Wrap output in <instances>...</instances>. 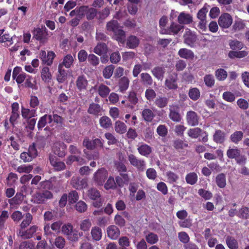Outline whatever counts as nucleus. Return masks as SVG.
Masks as SVG:
<instances>
[{
	"label": "nucleus",
	"mask_w": 249,
	"mask_h": 249,
	"mask_svg": "<svg viewBox=\"0 0 249 249\" xmlns=\"http://www.w3.org/2000/svg\"><path fill=\"white\" fill-rule=\"evenodd\" d=\"M106 29L108 32L113 33L115 39L118 42L124 43L126 39L125 32L120 28L118 22L116 20H111L107 22Z\"/></svg>",
	"instance_id": "obj_1"
},
{
	"label": "nucleus",
	"mask_w": 249,
	"mask_h": 249,
	"mask_svg": "<svg viewBox=\"0 0 249 249\" xmlns=\"http://www.w3.org/2000/svg\"><path fill=\"white\" fill-rule=\"evenodd\" d=\"M227 156L230 159H234L236 162L240 165H244L247 162V158L245 155L241 154V150L237 147H230L227 151Z\"/></svg>",
	"instance_id": "obj_2"
},
{
	"label": "nucleus",
	"mask_w": 249,
	"mask_h": 249,
	"mask_svg": "<svg viewBox=\"0 0 249 249\" xmlns=\"http://www.w3.org/2000/svg\"><path fill=\"white\" fill-rule=\"evenodd\" d=\"M128 160L130 164L135 167L139 172H143L146 169V162L142 159H139L132 154L128 155Z\"/></svg>",
	"instance_id": "obj_3"
},
{
	"label": "nucleus",
	"mask_w": 249,
	"mask_h": 249,
	"mask_svg": "<svg viewBox=\"0 0 249 249\" xmlns=\"http://www.w3.org/2000/svg\"><path fill=\"white\" fill-rule=\"evenodd\" d=\"M53 194L49 191L44 190L37 192L33 196L35 203L40 204L44 203L47 199L52 198Z\"/></svg>",
	"instance_id": "obj_4"
},
{
	"label": "nucleus",
	"mask_w": 249,
	"mask_h": 249,
	"mask_svg": "<svg viewBox=\"0 0 249 249\" xmlns=\"http://www.w3.org/2000/svg\"><path fill=\"white\" fill-rule=\"evenodd\" d=\"M19 104L14 102L11 105V112L9 117V121L11 126L14 128L18 123V120L20 117L19 111Z\"/></svg>",
	"instance_id": "obj_5"
},
{
	"label": "nucleus",
	"mask_w": 249,
	"mask_h": 249,
	"mask_svg": "<svg viewBox=\"0 0 249 249\" xmlns=\"http://www.w3.org/2000/svg\"><path fill=\"white\" fill-rule=\"evenodd\" d=\"M33 38L39 41L40 43H44L47 40L48 31L45 27L43 28H35L33 31Z\"/></svg>",
	"instance_id": "obj_6"
},
{
	"label": "nucleus",
	"mask_w": 249,
	"mask_h": 249,
	"mask_svg": "<svg viewBox=\"0 0 249 249\" xmlns=\"http://www.w3.org/2000/svg\"><path fill=\"white\" fill-rule=\"evenodd\" d=\"M107 177V172L104 168L99 169L94 174L93 180L97 185L102 186Z\"/></svg>",
	"instance_id": "obj_7"
},
{
	"label": "nucleus",
	"mask_w": 249,
	"mask_h": 249,
	"mask_svg": "<svg viewBox=\"0 0 249 249\" xmlns=\"http://www.w3.org/2000/svg\"><path fill=\"white\" fill-rule=\"evenodd\" d=\"M178 75L177 73L171 72L169 73L165 81L166 88L168 89H177L178 88Z\"/></svg>",
	"instance_id": "obj_8"
},
{
	"label": "nucleus",
	"mask_w": 249,
	"mask_h": 249,
	"mask_svg": "<svg viewBox=\"0 0 249 249\" xmlns=\"http://www.w3.org/2000/svg\"><path fill=\"white\" fill-rule=\"evenodd\" d=\"M67 145L63 142H56L52 147L53 153L60 158L64 157L67 154Z\"/></svg>",
	"instance_id": "obj_9"
},
{
	"label": "nucleus",
	"mask_w": 249,
	"mask_h": 249,
	"mask_svg": "<svg viewBox=\"0 0 249 249\" xmlns=\"http://www.w3.org/2000/svg\"><path fill=\"white\" fill-rule=\"evenodd\" d=\"M38 229V227L36 225L31 226L29 229L22 230H17V235L23 239H28L31 238L34 234L36 232Z\"/></svg>",
	"instance_id": "obj_10"
},
{
	"label": "nucleus",
	"mask_w": 249,
	"mask_h": 249,
	"mask_svg": "<svg viewBox=\"0 0 249 249\" xmlns=\"http://www.w3.org/2000/svg\"><path fill=\"white\" fill-rule=\"evenodd\" d=\"M218 23L220 27L228 28L232 23V18L228 13H223L219 17Z\"/></svg>",
	"instance_id": "obj_11"
},
{
	"label": "nucleus",
	"mask_w": 249,
	"mask_h": 249,
	"mask_svg": "<svg viewBox=\"0 0 249 249\" xmlns=\"http://www.w3.org/2000/svg\"><path fill=\"white\" fill-rule=\"evenodd\" d=\"M186 119L188 125L195 126L198 124L200 118L195 111L190 110L187 112Z\"/></svg>",
	"instance_id": "obj_12"
},
{
	"label": "nucleus",
	"mask_w": 249,
	"mask_h": 249,
	"mask_svg": "<svg viewBox=\"0 0 249 249\" xmlns=\"http://www.w3.org/2000/svg\"><path fill=\"white\" fill-rule=\"evenodd\" d=\"M50 163L55 170L60 171L65 169L66 165L64 162L59 161L58 159L53 155L49 156Z\"/></svg>",
	"instance_id": "obj_13"
},
{
	"label": "nucleus",
	"mask_w": 249,
	"mask_h": 249,
	"mask_svg": "<svg viewBox=\"0 0 249 249\" xmlns=\"http://www.w3.org/2000/svg\"><path fill=\"white\" fill-rule=\"evenodd\" d=\"M169 117L171 120L175 122H179L181 117L179 113V107L177 105L170 106Z\"/></svg>",
	"instance_id": "obj_14"
},
{
	"label": "nucleus",
	"mask_w": 249,
	"mask_h": 249,
	"mask_svg": "<svg viewBox=\"0 0 249 249\" xmlns=\"http://www.w3.org/2000/svg\"><path fill=\"white\" fill-rule=\"evenodd\" d=\"M71 184L73 187L78 190L85 188L88 185L86 179L74 177L71 180Z\"/></svg>",
	"instance_id": "obj_15"
},
{
	"label": "nucleus",
	"mask_w": 249,
	"mask_h": 249,
	"mask_svg": "<svg viewBox=\"0 0 249 249\" xmlns=\"http://www.w3.org/2000/svg\"><path fill=\"white\" fill-rule=\"evenodd\" d=\"M21 113L23 119H31L37 116L36 108L30 109L22 106Z\"/></svg>",
	"instance_id": "obj_16"
},
{
	"label": "nucleus",
	"mask_w": 249,
	"mask_h": 249,
	"mask_svg": "<svg viewBox=\"0 0 249 249\" xmlns=\"http://www.w3.org/2000/svg\"><path fill=\"white\" fill-rule=\"evenodd\" d=\"M75 84L77 89L81 91L87 89L88 81L85 75H81L77 77Z\"/></svg>",
	"instance_id": "obj_17"
},
{
	"label": "nucleus",
	"mask_w": 249,
	"mask_h": 249,
	"mask_svg": "<svg viewBox=\"0 0 249 249\" xmlns=\"http://www.w3.org/2000/svg\"><path fill=\"white\" fill-rule=\"evenodd\" d=\"M103 109L102 107L99 104L92 103L90 104L88 109V112L95 116H101Z\"/></svg>",
	"instance_id": "obj_18"
},
{
	"label": "nucleus",
	"mask_w": 249,
	"mask_h": 249,
	"mask_svg": "<svg viewBox=\"0 0 249 249\" xmlns=\"http://www.w3.org/2000/svg\"><path fill=\"white\" fill-rule=\"evenodd\" d=\"M184 42L187 45L192 47L196 41V36L190 30L186 31L183 36Z\"/></svg>",
	"instance_id": "obj_19"
},
{
	"label": "nucleus",
	"mask_w": 249,
	"mask_h": 249,
	"mask_svg": "<svg viewBox=\"0 0 249 249\" xmlns=\"http://www.w3.org/2000/svg\"><path fill=\"white\" fill-rule=\"evenodd\" d=\"M81 154L75 155H70L68 157L66 163L68 165H71L74 162H76L78 165H82L86 163V160L83 158Z\"/></svg>",
	"instance_id": "obj_20"
},
{
	"label": "nucleus",
	"mask_w": 249,
	"mask_h": 249,
	"mask_svg": "<svg viewBox=\"0 0 249 249\" xmlns=\"http://www.w3.org/2000/svg\"><path fill=\"white\" fill-rule=\"evenodd\" d=\"M53 122V118L51 115L45 114L41 116L37 124L38 130L39 131L42 130V128L45 127L47 123L51 124Z\"/></svg>",
	"instance_id": "obj_21"
},
{
	"label": "nucleus",
	"mask_w": 249,
	"mask_h": 249,
	"mask_svg": "<svg viewBox=\"0 0 249 249\" xmlns=\"http://www.w3.org/2000/svg\"><path fill=\"white\" fill-rule=\"evenodd\" d=\"M193 17L188 13L182 12L178 17V21L180 24H189L193 22Z\"/></svg>",
	"instance_id": "obj_22"
},
{
	"label": "nucleus",
	"mask_w": 249,
	"mask_h": 249,
	"mask_svg": "<svg viewBox=\"0 0 249 249\" xmlns=\"http://www.w3.org/2000/svg\"><path fill=\"white\" fill-rule=\"evenodd\" d=\"M107 236L112 240H116L120 234L119 228L115 225H110L107 228Z\"/></svg>",
	"instance_id": "obj_23"
},
{
	"label": "nucleus",
	"mask_w": 249,
	"mask_h": 249,
	"mask_svg": "<svg viewBox=\"0 0 249 249\" xmlns=\"http://www.w3.org/2000/svg\"><path fill=\"white\" fill-rule=\"evenodd\" d=\"M151 73L158 80H161L165 73V69L163 67L156 66L151 71Z\"/></svg>",
	"instance_id": "obj_24"
},
{
	"label": "nucleus",
	"mask_w": 249,
	"mask_h": 249,
	"mask_svg": "<svg viewBox=\"0 0 249 249\" xmlns=\"http://www.w3.org/2000/svg\"><path fill=\"white\" fill-rule=\"evenodd\" d=\"M140 44V40L135 36L131 35L127 37L126 46L130 49H134L137 48Z\"/></svg>",
	"instance_id": "obj_25"
},
{
	"label": "nucleus",
	"mask_w": 249,
	"mask_h": 249,
	"mask_svg": "<svg viewBox=\"0 0 249 249\" xmlns=\"http://www.w3.org/2000/svg\"><path fill=\"white\" fill-rule=\"evenodd\" d=\"M137 150L142 156L148 157L152 153V147L147 144L142 143L138 146Z\"/></svg>",
	"instance_id": "obj_26"
},
{
	"label": "nucleus",
	"mask_w": 249,
	"mask_h": 249,
	"mask_svg": "<svg viewBox=\"0 0 249 249\" xmlns=\"http://www.w3.org/2000/svg\"><path fill=\"white\" fill-rule=\"evenodd\" d=\"M213 140L217 143H223L225 141V133L220 129L216 130L213 135Z\"/></svg>",
	"instance_id": "obj_27"
},
{
	"label": "nucleus",
	"mask_w": 249,
	"mask_h": 249,
	"mask_svg": "<svg viewBox=\"0 0 249 249\" xmlns=\"http://www.w3.org/2000/svg\"><path fill=\"white\" fill-rule=\"evenodd\" d=\"M110 92V89L107 86L101 84L97 88V92L99 96L103 98H106Z\"/></svg>",
	"instance_id": "obj_28"
},
{
	"label": "nucleus",
	"mask_w": 249,
	"mask_h": 249,
	"mask_svg": "<svg viewBox=\"0 0 249 249\" xmlns=\"http://www.w3.org/2000/svg\"><path fill=\"white\" fill-rule=\"evenodd\" d=\"M58 73L57 75V80L59 83H63L67 78L68 73L63 69L62 64H59L58 67Z\"/></svg>",
	"instance_id": "obj_29"
},
{
	"label": "nucleus",
	"mask_w": 249,
	"mask_h": 249,
	"mask_svg": "<svg viewBox=\"0 0 249 249\" xmlns=\"http://www.w3.org/2000/svg\"><path fill=\"white\" fill-rule=\"evenodd\" d=\"M178 55L186 59H192L194 57V53L186 48H181L178 52Z\"/></svg>",
	"instance_id": "obj_30"
},
{
	"label": "nucleus",
	"mask_w": 249,
	"mask_h": 249,
	"mask_svg": "<svg viewBox=\"0 0 249 249\" xmlns=\"http://www.w3.org/2000/svg\"><path fill=\"white\" fill-rule=\"evenodd\" d=\"M142 116L144 121L151 122L155 116L153 111L149 108H144L142 112Z\"/></svg>",
	"instance_id": "obj_31"
},
{
	"label": "nucleus",
	"mask_w": 249,
	"mask_h": 249,
	"mask_svg": "<svg viewBox=\"0 0 249 249\" xmlns=\"http://www.w3.org/2000/svg\"><path fill=\"white\" fill-rule=\"evenodd\" d=\"M107 45L104 43H98L93 49V52L98 55L107 53Z\"/></svg>",
	"instance_id": "obj_32"
},
{
	"label": "nucleus",
	"mask_w": 249,
	"mask_h": 249,
	"mask_svg": "<svg viewBox=\"0 0 249 249\" xmlns=\"http://www.w3.org/2000/svg\"><path fill=\"white\" fill-rule=\"evenodd\" d=\"M129 85V80L126 76L121 78L119 81V91L122 93H124L128 88Z\"/></svg>",
	"instance_id": "obj_33"
},
{
	"label": "nucleus",
	"mask_w": 249,
	"mask_h": 249,
	"mask_svg": "<svg viewBox=\"0 0 249 249\" xmlns=\"http://www.w3.org/2000/svg\"><path fill=\"white\" fill-rule=\"evenodd\" d=\"M23 85L25 88L32 89L33 90H37L38 89L36 81L33 79L32 76L28 75Z\"/></svg>",
	"instance_id": "obj_34"
},
{
	"label": "nucleus",
	"mask_w": 249,
	"mask_h": 249,
	"mask_svg": "<svg viewBox=\"0 0 249 249\" xmlns=\"http://www.w3.org/2000/svg\"><path fill=\"white\" fill-rule=\"evenodd\" d=\"M140 77L142 85L146 86H151L153 84V78L149 73L146 72L142 73Z\"/></svg>",
	"instance_id": "obj_35"
},
{
	"label": "nucleus",
	"mask_w": 249,
	"mask_h": 249,
	"mask_svg": "<svg viewBox=\"0 0 249 249\" xmlns=\"http://www.w3.org/2000/svg\"><path fill=\"white\" fill-rule=\"evenodd\" d=\"M246 24L244 21L241 19L235 20L232 26V32L241 31L245 29Z\"/></svg>",
	"instance_id": "obj_36"
},
{
	"label": "nucleus",
	"mask_w": 249,
	"mask_h": 249,
	"mask_svg": "<svg viewBox=\"0 0 249 249\" xmlns=\"http://www.w3.org/2000/svg\"><path fill=\"white\" fill-rule=\"evenodd\" d=\"M215 182L220 188H224L226 185V175L224 173L218 174L215 178Z\"/></svg>",
	"instance_id": "obj_37"
},
{
	"label": "nucleus",
	"mask_w": 249,
	"mask_h": 249,
	"mask_svg": "<svg viewBox=\"0 0 249 249\" xmlns=\"http://www.w3.org/2000/svg\"><path fill=\"white\" fill-rule=\"evenodd\" d=\"M33 220L32 215L27 213H25V219L21 222L20 224V228L18 230H22L25 229L31 223Z\"/></svg>",
	"instance_id": "obj_38"
},
{
	"label": "nucleus",
	"mask_w": 249,
	"mask_h": 249,
	"mask_svg": "<svg viewBox=\"0 0 249 249\" xmlns=\"http://www.w3.org/2000/svg\"><path fill=\"white\" fill-rule=\"evenodd\" d=\"M24 195L21 192H18L16 196L8 200V202L11 205L20 204L23 201Z\"/></svg>",
	"instance_id": "obj_39"
},
{
	"label": "nucleus",
	"mask_w": 249,
	"mask_h": 249,
	"mask_svg": "<svg viewBox=\"0 0 249 249\" xmlns=\"http://www.w3.org/2000/svg\"><path fill=\"white\" fill-rule=\"evenodd\" d=\"M226 243L230 249H237L239 248L238 241L232 236H227Z\"/></svg>",
	"instance_id": "obj_40"
},
{
	"label": "nucleus",
	"mask_w": 249,
	"mask_h": 249,
	"mask_svg": "<svg viewBox=\"0 0 249 249\" xmlns=\"http://www.w3.org/2000/svg\"><path fill=\"white\" fill-rule=\"evenodd\" d=\"M91 234L93 240L95 241H99L102 236V231L100 228L98 227H93L91 230Z\"/></svg>",
	"instance_id": "obj_41"
},
{
	"label": "nucleus",
	"mask_w": 249,
	"mask_h": 249,
	"mask_svg": "<svg viewBox=\"0 0 249 249\" xmlns=\"http://www.w3.org/2000/svg\"><path fill=\"white\" fill-rule=\"evenodd\" d=\"M83 235V232H79L76 229H73L72 231L67 237V239L72 242H76L79 238Z\"/></svg>",
	"instance_id": "obj_42"
},
{
	"label": "nucleus",
	"mask_w": 249,
	"mask_h": 249,
	"mask_svg": "<svg viewBox=\"0 0 249 249\" xmlns=\"http://www.w3.org/2000/svg\"><path fill=\"white\" fill-rule=\"evenodd\" d=\"M210 6L207 4H205L203 7L200 9L197 14V18L200 20H206V15Z\"/></svg>",
	"instance_id": "obj_43"
},
{
	"label": "nucleus",
	"mask_w": 249,
	"mask_h": 249,
	"mask_svg": "<svg viewBox=\"0 0 249 249\" xmlns=\"http://www.w3.org/2000/svg\"><path fill=\"white\" fill-rule=\"evenodd\" d=\"M244 136V133L241 131H236L230 136L231 141L235 143L238 144L240 142Z\"/></svg>",
	"instance_id": "obj_44"
},
{
	"label": "nucleus",
	"mask_w": 249,
	"mask_h": 249,
	"mask_svg": "<svg viewBox=\"0 0 249 249\" xmlns=\"http://www.w3.org/2000/svg\"><path fill=\"white\" fill-rule=\"evenodd\" d=\"M114 128L116 132L121 134L124 133L127 129V126L125 124L120 121L116 122Z\"/></svg>",
	"instance_id": "obj_45"
},
{
	"label": "nucleus",
	"mask_w": 249,
	"mask_h": 249,
	"mask_svg": "<svg viewBox=\"0 0 249 249\" xmlns=\"http://www.w3.org/2000/svg\"><path fill=\"white\" fill-rule=\"evenodd\" d=\"M185 180L188 184L193 185L197 182L198 177L196 173L191 172L186 175Z\"/></svg>",
	"instance_id": "obj_46"
},
{
	"label": "nucleus",
	"mask_w": 249,
	"mask_h": 249,
	"mask_svg": "<svg viewBox=\"0 0 249 249\" xmlns=\"http://www.w3.org/2000/svg\"><path fill=\"white\" fill-rule=\"evenodd\" d=\"M188 95L192 100L196 101L200 96V92L197 88H191L189 90Z\"/></svg>",
	"instance_id": "obj_47"
},
{
	"label": "nucleus",
	"mask_w": 249,
	"mask_h": 249,
	"mask_svg": "<svg viewBox=\"0 0 249 249\" xmlns=\"http://www.w3.org/2000/svg\"><path fill=\"white\" fill-rule=\"evenodd\" d=\"M99 124L102 127L105 129L108 128L112 125L111 119L106 116H102L100 118Z\"/></svg>",
	"instance_id": "obj_48"
},
{
	"label": "nucleus",
	"mask_w": 249,
	"mask_h": 249,
	"mask_svg": "<svg viewBox=\"0 0 249 249\" xmlns=\"http://www.w3.org/2000/svg\"><path fill=\"white\" fill-rule=\"evenodd\" d=\"M8 218L9 213L8 211L6 210L2 211L0 215V231L5 229V223Z\"/></svg>",
	"instance_id": "obj_49"
},
{
	"label": "nucleus",
	"mask_w": 249,
	"mask_h": 249,
	"mask_svg": "<svg viewBox=\"0 0 249 249\" xmlns=\"http://www.w3.org/2000/svg\"><path fill=\"white\" fill-rule=\"evenodd\" d=\"M168 103V99L165 97L159 96L155 101V105L159 108H163L165 107Z\"/></svg>",
	"instance_id": "obj_50"
},
{
	"label": "nucleus",
	"mask_w": 249,
	"mask_h": 249,
	"mask_svg": "<svg viewBox=\"0 0 249 249\" xmlns=\"http://www.w3.org/2000/svg\"><path fill=\"white\" fill-rule=\"evenodd\" d=\"M183 26L176 23L172 22L170 27L168 28L170 32L169 35H177L183 28Z\"/></svg>",
	"instance_id": "obj_51"
},
{
	"label": "nucleus",
	"mask_w": 249,
	"mask_h": 249,
	"mask_svg": "<svg viewBox=\"0 0 249 249\" xmlns=\"http://www.w3.org/2000/svg\"><path fill=\"white\" fill-rule=\"evenodd\" d=\"M202 131V130L199 127L190 128L188 131V135L193 139H196L200 135Z\"/></svg>",
	"instance_id": "obj_52"
},
{
	"label": "nucleus",
	"mask_w": 249,
	"mask_h": 249,
	"mask_svg": "<svg viewBox=\"0 0 249 249\" xmlns=\"http://www.w3.org/2000/svg\"><path fill=\"white\" fill-rule=\"evenodd\" d=\"M114 68L115 67L113 65L106 67L103 71L104 77L106 79H109L112 75Z\"/></svg>",
	"instance_id": "obj_53"
},
{
	"label": "nucleus",
	"mask_w": 249,
	"mask_h": 249,
	"mask_svg": "<svg viewBox=\"0 0 249 249\" xmlns=\"http://www.w3.org/2000/svg\"><path fill=\"white\" fill-rule=\"evenodd\" d=\"M229 46L232 50H240L243 48V43L237 40H231L229 41Z\"/></svg>",
	"instance_id": "obj_54"
},
{
	"label": "nucleus",
	"mask_w": 249,
	"mask_h": 249,
	"mask_svg": "<svg viewBox=\"0 0 249 249\" xmlns=\"http://www.w3.org/2000/svg\"><path fill=\"white\" fill-rule=\"evenodd\" d=\"M88 196L90 199L96 200L100 198L101 195L96 189L91 188L88 191Z\"/></svg>",
	"instance_id": "obj_55"
},
{
	"label": "nucleus",
	"mask_w": 249,
	"mask_h": 249,
	"mask_svg": "<svg viewBox=\"0 0 249 249\" xmlns=\"http://www.w3.org/2000/svg\"><path fill=\"white\" fill-rule=\"evenodd\" d=\"M98 11L96 9L88 6L86 15V18L88 20L93 19L97 15Z\"/></svg>",
	"instance_id": "obj_56"
},
{
	"label": "nucleus",
	"mask_w": 249,
	"mask_h": 249,
	"mask_svg": "<svg viewBox=\"0 0 249 249\" xmlns=\"http://www.w3.org/2000/svg\"><path fill=\"white\" fill-rule=\"evenodd\" d=\"M247 53L246 51H230L228 55L231 58H242L246 56L247 55Z\"/></svg>",
	"instance_id": "obj_57"
},
{
	"label": "nucleus",
	"mask_w": 249,
	"mask_h": 249,
	"mask_svg": "<svg viewBox=\"0 0 249 249\" xmlns=\"http://www.w3.org/2000/svg\"><path fill=\"white\" fill-rule=\"evenodd\" d=\"M173 146L177 150H182L188 147V144L180 139H177L173 142Z\"/></svg>",
	"instance_id": "obj_58"
},
{
	"label": "nucleus",
	"mask_w": 249,
	"mask_h": 249,
	"mask_svg": "<svg viewBox=\"0 0 249 249\" xmlns=\"http://www.w3.org/2000/svg\"><path fill=\"white\" fill-rule=\"evenodd\" d=\"M73 58L71 54L66 55L63 59L62 63L61 64L62 67L65 66L66 68H70L73 62Z\"/></svg>",
	"instance_id": "obj_59"
},
{
	"label": "nucleus",
	"mask_w": 249,
	"mask_h": 249,
	"mask_svg": "<svg viewBox=\"0 0 249 249\" xmlns=\"http://www.w3.org/2000/svg\"><path fill=\"white\" fill-rule=\"evenodd\" d=\"M91 221L89 219L82 220L80 224V229L84 231H88L91 227Z\"/></svg>",
	"instance_id": "obj_60"
},
{
	"label": "nucleus",
	"mask_w": 249,
	"mask_h": 249,
	"mask_svg": "<svg viewBox=\"0 0 249 249\" xmlns=\"http://www.w3.org/2000/svg\"><path fill=\"white\" fill-rule=\"evenodd\" d=\"M166 176L168 182L170 184H174L176 182L179 178L178 176L172 171L167 172L166 174Z\"/></svg>",
	"instance_id": "obj_61"
},
{
	"label": "nucleus",
	"mask_w": 249,
	"mask_h": 249,
	"mask_svg": "<svg viewBox=\"0 0 249 249\" xmlns=\"http://www.w3.org/2000/svg\"><path fill=\"white\" fill-rule=\"evenodd\" d=\"M216 78L219 81H223L227 77V72L223 69H218L215 72Z\"/></svg>",
	"instance_id": "obj_62"
},
{
	"label": "nucleus",
	"mask_w": 249,
	"mask_h": 249,
	"mask_svg": "<svg viewBox=\"0 0 249 249\" xmlns=\"http://www.w3.org/2000/svg\"><path fill=\"white\" fill-rule=\"evenodd\" d=\"M204 81L206 86L209 88L213 87L215 83L214 77L212 74H206L204 77Z\"/></svg>",
	"instance_id": "obj_63"
},
{
	"label": "nucleus",
	"mask_w": 249,
	"mask_h": 249,
	"mask_svg": "<svg viewBox=\"0 0 249 249\" xmlns=\"http://www.w3.org/2000/svg\"><path fill=\"white\" fill-rule=\"evenodd\" d=\"M146 241L150 244H156L159 240L158 236L153 232H150L145 236Z\"/></svg>",
	"instance_id": "obj_64"
}]
</instances>
